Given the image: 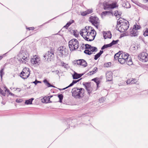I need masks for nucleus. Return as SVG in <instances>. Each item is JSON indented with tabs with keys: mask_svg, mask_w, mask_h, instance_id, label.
Segmentation results:
<instances>
[{
	"mask_svg": "<svg viewBox=\"0 0 148 148\" xmlns=\"http://www.w3.org/2000/svg\"><path fill=\"white\" fill-rule=\"evenodd\" d=\"M72 96L75 98L81 99L84 96V89L82 88H74L72 90Z\"/></svg>",
	"mask_w": 148,
	"mask_h": 148,
	"instance_id": "nucleus-1",
	"label": "nucleus"
},
{
	"mask_svg": "<svg viewBox=\"0 0 148 148\" xmlns=\"http://www.w3.org/2000/svg\"><path fill=\"white\" fill-rule=\"evenodd\" d=\"M69 46L70 51H73L78 48L79 42L76 39L73 38L69 42Z\"/></svg>",
	"mask_w": 148,
	"mask_h": 148,
	"instance_id": "nucleus-2",
	"label": "nucleus"
},
{
	"mask_svg": "<svg viewBox=\"0 0 148 148\" xmlns=\"http://www.w3.org/2000/svg\"><path fill=\"white\" fill-rule=\"evenodd\" d=\"M29 69L25 67L23 69L20 74V77L23 79H26L28 77L30 74Z\"/></svg>",
	"mask_w": 148,
	"mask_h": 148,
	"instance_id": "nucleus-3",
	"label": "nucleus"
},
{
	"mask_svg": "<svg viewBox=\"0 0 148 148\" xmlns=\"http://www.w3.org/2000/svg\"><path fill=\"white\" fill-rule=\"evenodd\" d=\"M129 24L128 21H126V23H124L120 25L119 27H116V29L121 32H123L126 31L129 27Z\"/></svg>",
	"mask_w": 148,
	"mask_h": 148,
	"instance_id": "nucleus-4",
	"label": "nucleus"
},
{
	"mask_svg": "<svg viewBox=\"0 0 148 148\" xmlns=\"http://www.w3.org/2000/svg\"><path fill=\"white\" fill-rule=\"evenodd\" d=\"M54 56V52L52 49L47 51L43 56V57L45 58V59L47 58L48 62L51 61L53 59Z\"/></svg>",
	"mask_w": 148,
	"mask_h": 148,
	"instance_id": "nucleus-5",
	"label": "nucleus"
},
{
	"mask_svg": "<svg viewBox=\"0 0 148 148\" xmlns=\"http://www.w3.org/2000/svg\"><path fill=\"white\" fill-rule=\"evenodd\" d=\"M85 87L86 89L88 92V94L90 95L92 93V88L91 87L90 83L89 82H83L82 84Z\"/></svg>",
	"mask_w": 148,
	"mask_h": 148,
	"instance_id": "nucleus-6",
	"label": "nucleus"
},
{
	"mask_svg": "<svg viewBox=\"0 0 148 148\" xmlns=\"http://www.w3.org/2000/svg\"><path fill=\"white\" fill-rule=\"evenodd\" d=\"M119 62L121 64H123L126 63L127 65H130L132 64L133 62L131 58H129V60H125V58L120 57L119 58Z\"/></svg>",
	"mask_w": 148,
	"mask_h": 148,
	"instance_id": "nucleus-7",
	"label": "nucleus"
},
{
	"mask_svg": "<svg viewBox=\"0 0 148 148\" xmlns=\"http://www.w3.org/2000/svg\"><path fill=\"white\" fill-rule=\"evenodd\" d=\"M66 49L65 47L63 46L59 47L57 51L58 55L60 56H62L64 55H65Z\"/></svg>",
	"mask_w": 148,
	"mask_h": 148,
	"instance_id": "nucleus-8",
	"label": "nucleus"
},
{
	"mask_svg": "<svg viewBox=\"0 0 148 148\" xmlns=\"http://www.w3.org/2000/svg\"><path fill=\"white\" fill-rule=\"evenodd\" d=\"M73 63H75V64L77 63V64L82 66L84 67H86L87 65V64L86 61L83 59H79L74 61Z\"/></svg>",
	"mask_w": 148,
	"mask_h": 148,
	"instance_id": "nucleus-9",
	"label": "nucleus"
},
{
	"mask_svg": "<svg viewBox=\"0 0 148 148\" xmlns=\"http://www.w3.org/2000/svg\"><path fill=\"white\" fill-rule=\"evenodd\" d=\"M97 49L96 47L92 46L90 50L86 49L84 51V53L88 55H90L94 52H97Z\"/></svg>",
	"mask_w": 148,
	"mask_h": 148,
	"instance_id": "nucleus-10",
	"label": "nucleus"
},
{
	"mask_svg": "<svg viewBox=\"0 0 148 148\" xmlns=\"http://www.w3.org/2000/svg\"><path fill=\"white\" fill-rule=\"evenodd\" d=\"M90 22H91L93 25L97 24L99 23V18L95 16H90Z\"/></svg>",
	"mask_w": 148,
	"mask_h": 148,
	"instance_id": "nucleus-11",
	"label": "nucleus"
},
{
	"mask_svg": "<svg viewBox=\"0 0 148 148\" xmlns=\"http://www.w3.org/2000/svg\"><path fill=\"white\" fill-rule=\"evenodd\" d=\"M112 73L109 71H107L106 73V77L107 81H112Z\"/></svg>",
	"mask_w": 148,
	"mask_h": 148,
	"instance_id": "nucleus-12",
	"label": "nucleus"
},
{
	"mask_svg": "<svg viewBox=\"0 0 148 148\" xmlns=\"http://www.w3.org/2000/svg\"><path fill=\"white\" fill-rule=\"evenodd\" d=\"M104 37L105 39H106L107 38H111L112 37V34L109 31L107 32H103Z\"/></svg>",
	"mask_w": 148,
	"mask_h": 148,
	"instance_id": "nucleus-13",
	"label": "nucleus"
},
{
	"mask_svg": "<svg viewBox=\"0 0 148 148\" xmlns=\"http://www.w3.org/2000/svg\"><path fill=\"white\" fill-rule=\"evenodd\" d=\"M84 73L78 74L77 73L75 72L74 74L73 75V79H77L81 77Z\"/></svg>",
	"mask_w": 148,
	"mask_h": 148,
	"instance_id": "nucleus-14",
	"label": "nucleus"
},
{
	"mask_svg": "<svg viewBox=\"0 0 148 148\" xmlns=\"http://www.w3.org/2000/svg\"><path fill=\"white\" fill-rule=\"evenodd\" d=\"M94 35L93 36L91 35L88 36V37L84 36V39L87 41H91L93 40L95 38V35L94 34Z\"/></svg>",
	"mask_w": 148,
	"mask_h": 148,
	"instance_id": "nucleus-15",
	"label": "nucleus"
},
{
	"mask_svg": "<svg viewBox=\"0 0 148 148\" xmlns=\"http://www.w3.org/2000/svg\"><path fill=\"white\" fill-rule=\"evenodd\" d=\"M130 34L131 36H137L138 34V32L137 31L132 29V30L130 32Z\"/></svg>",
	"mask_w": 148,
	"mask_h": 148,
	"instance_id": "nucleus-16",
	"label": "nucleus"
},
{
	"mask_svg": "<svg viewBox=\"0 0 148 148\" xmlns=\"http://www.w3.org/2000/svg\"><path fill=\"white\" fill-rule=\"evenodd\" d=\"M37 56L35 55L33 56L31 60L32 63L35 66L36 65V63H37Z\"/></svg>",
	"mask_w": 148,
	"mask_h": 148,
	"instance_id": "nucleus-17",
	"label": "nucleus"
},
{
	"mask_svg": "<svg viewBox=\"0 0 148 148\" xmlns=\"http://www.w3.org/2000/svg\"><path fill=\"white\" fill-rule=\"evenodd\" d=\"M22 54H23V57H22L23 58V62L24 63H26L28 60V55L27 54L24 52L22 53Z\"/></svg>",
	"mask_w": 148,
	"mask_h": 148,
	"instance_id": "nucleus-18",
	"label": "nucleus"
},
{
	"mask_svg": "<svg viewBox=\"0 0 148 148\" xmlns=\"http://www.w3.org/2000/svg\"><path fill=\"white\" fill-rule=\"evenodd\" d=\"M120 18L121 19H120V18L118 19L117 22V25H121L124 23H126V21H127L124 19L122 18Z\"/></svg>",
	"mask_w": 148,
	"mask_h": 148,
	"instance_id": "nucleus-19",
	"label": "nucleus"
},
{
	"mask_svg": "<svg viewBox=\"0 0 148 148\" xmlns=\"http://www.w3.org/2000/svg\"><path fill=\"white\" fill-rule=\"evenodd\" d=\"M103 50H100L99 52L97 53L94 56V59L95 60H97L99 58L101 55L103 53Z\"/></svg>",
	"mask_w": 148,
	"mask_h": 148,
	"instance_id": "nucleus-20",
	"label": "nucleus"
},
{
	"mask_svg": "<svg viewBox=\"0 0 148 148\" xmlns=\"http://www.w3.org/2000/svg\"><path fill=\"white\" fill-rule=\"evenodd\" d=\"M121 52H122V51H119L115 54L114 56V59L115 60L118 59H119V57H121Z\"/></svg>",
	"mask_w": 148,
	"mask_h": 148,
	"instance_id": "nucleus-21",
	"label": "nucleus"
},
{
	"mask_svg": "<svg viewBox=\"0 0 148 148\" xmlns=\"http://www.w3.org/2000/svg\"><path fill=\"white\" fill-rule=\"evenodd\" d=\"M127 54V53L126 54L125 53H122V52H121V57H122V58H125V60H129V58H129Z\"/></svg>",
	"mask_w": 148,
	"mask_h": 148,
	"instance_id": "nucleus-22",
	"label": "nucleus"
},
{
	"mask_svg": "<svg viewBox=\"0 0 148 148\" xmlns=\"http://www.w3.org/2000/svg\"><path fill=\"white\" fill-rule=\"evenodd\" d=\"M87 32H88V30L85 28V29H82V30L80 31L79 34L82 36H83L84 34V33H86Z\"/></svg>",
	"mask_w": 148,
	"mask_h": 148,
	"instance_id": "nucleus-23",
	"label": "nucleus"
},
{
	"mask_svg": "<svg viewBox=\"0 0 148 148\" xmlns=\"http://www.w3.org/2000/svg\"><path fill=\"white\" fill-rule=\"evenodd\" d=\"M145 56H147V53L145 52H142L140 55V59L141 60H143L145 58H144Z\"/></svg>",
	"mask_w": 148,
	"mask_h": 148,
	"instance_id": "nucleus-24",
	"label": "nucleus"
},
{
	"mask_svg": "<svg viewBox=\"0 0 148 148\" xmlns=\"http://www.w3.org/2000/svg\"><path fill=\"white\" fill-rule=\"evenodd\" d=\"M74 22L73 20H72L71 21H70L68 22L66 25H65L63 28H65L66 29H67L68 28V27L72 23H74Z\"/></svg>",
	"mask_w": 148,
	"mask_h": 148,
	"instance_id": "nucleus-25",
	"label": "nucleus"
},
{
	"mask_svg": "<svg viewBox=\"0 0 148 148\" xmlns=\"http://www.w3.org/2000/svg\"><path fill=\"white\" fill-rule=\"evenodd\" d=\"M97 71V67H95L93 69L92 71H90L88 74L89 75H92L95 73Z\"/></svg>",
	"mask_w": 148,
	"mask_h": 148,
	"instance_id": "nucleus-26",
	"label": "nucleus"
},
{
	"mask_svg": "<svg viewBox=\"0 0 148 148\" xmlns=\"http://www.w3.org/2000/svg\"><path fill=\"white\" fill-rule=\"evenodd\" d=\"M23 54H22V53H19L17 56V59H18V60L21 61H22L23 62Z\"/></svg>",
	"mask_w": 148,
	"mask_h": 148,
	"instance_id": "nucleus-27",
	"label": "nucleus"
},
{
	"mask_svg": "<svg viewBox=\"0 0 148 148\" xmlns=\"http://www.w3.org/2000/svg\"><path fill=\"white\" fill-rule=\"evenodd\" d=\"M141 28V27L140 25H138L136 23L134 25L133 29L137 31L138 30L140 29Z\"/></svg>",
	"mask_w": 148,
	"mask_h": 148,
	"instance_id": "nucleus-28",
	"label": "nucleus"
},
{
	"mask_svg": "<svg viewBox=\"0 0 148 148\" xmlns=\"http://www.w3.org/2000/svg\"><path fill=\"white\" fill-rule=\"evenodd\" d=\"M110 9H114L116 8L118 6L117 5L116 3H112V4H109Z\"/></svg>",
	"mask_w": 148,
	"mask_h": 148,
	"instance_id": "nucleus-29",
	"label": "nucleus"
},
{
	"mask_svg": "<svg viewBox=\"0 0 148 148\" xmlns=\"http://www.w3.org/2000/svg\"><path fill=\"white\" fill-rule=\"evenodd\" d=\"M42 102L43 103H52V101H49V100L47 98V97H45L43 98V99L42 100Z\"/></svg>",
	"mask_w": 148,
	"mask_h": 148,
	"instance_id": "nucleus-30",
	"label": "nucleus"
},
{
	"mask_svg": "<svg viewBox=\"0 0 148 148\" xmlns=\"http://www.w3.org/2000/svg\"><path fill=\"white\" fill-rule=\"evenodd\" d=\"M136 79H132V80H131L130 81V79H129L128 80H127V84H135L136 83Z\"/></svg>",
	"mask_w": 148,
	"mask_h": 148,
	"instance_id": "nucleus-31",
	"label": "nucleus"
},
{
	"mask_svg": "<svg viewBox=\"0 0 148 148\" xmlns=\"http://www.w3.org/2000/svg\"><path fill=\"white\" fill-rule=\"evenodd\" d=\"M34 99L31 98L29 100H26L25 102V103L26 105L32 104V101Z\"/></svg>",
	"mask_w": 148,
	"mask_h": 148,
	"instance_id": "nucleus-32",
	"label": "nucleus"
},
{
	"mask_svg": "<svg viewBox=\"0 0 148 148\" xmlns=\"http://www.w3.org/2000/svg\"><path fill=\"white\" fill-rule=\"evenodd\" d=\"M43 82L45 83V85L47 86L48 87H50L51 84L46 79H45L43 81Z\"/></svg>",
	"mask_w": 148,
	"mask_h": 148,
	"instance_id": "nucleus-33",
	"label": "nucleus"
},
{
	"mask_svg": "<svg viewBox=\"0 0 148 148\" xmlns=\"http://www.w3.org/2000/svg\"><path fill=\"white\" fill-rule=\"evenodd\" d=\"M92 81H94L96 83L97 86V87H98V85L99 84L100 81L99 80H98V79L97 78H95L92 80Z\"/></svg>",
	"mask_w": 148,
	"mask_h": 148,
	"instance_id": "nucleus-34",
	"label": "nucleus"
},
{
	"mask_svg": "<svg viewBox=\"0 0 148 148\" xmlns=\"http://www.w3.org/2000/svg\"><path fill=\"white\" fill-rule=\"evenodd\" d=\"M5 92H7L8 93V96L10 95L12 96H14V94L11 93L10 92V90L8 89L6 87H5Z\"/></svg>",
	"mask_w": 148,
	"mask_h": 148,
	"instance_id": "nucleus-35",
	"label": "nucleus"
},
{
	"mask_svg": "<svg viewBox=\"0 0 148 148\" xmlns=\"http://www.w3.org/2000/svg\"><path fill=\"white\" fill-rule=\"evenodd\" d=\"M58 97L59 99V102L60 103H62L63 98V95L62 94H59L58 95Z\"/></svg>",
	"mask_w": 148,
	"mask_h": 148,
	"instance_id": "nucleus-36",
	"label": "nucleus"
},
{
	"mask_svg": "<svg viewBox=\"0 0 148 148\" xmlns=\"http://www.w3.org/2000/svg\"><path fill=\"white\" fill-rule=\"evenodd\" d=\"M110 13H111L112 14L113 13L111 12H110V11H104L102 12L101 13V15H104V16H106L107 14Z\"/></svg>",
	"mask_w": 148,
	"mask_h": 148,
	"instance_id": "nucleus-37",
	"label": "nucleus"
},
{
	"mask_svg": "<svg viewBox=\"0 0 148 148\" xmlns=\"http://www.w3.org/2000/svg\"><path fill=\"white\" fill-rule=\"evenodd\" d=\"M123 7L126 8H129L130 7V4L128 3H123L122 5Z\"/></svg>",
	"mask_w": 148,
	"mask_h": 148,
	"instance_id": "nucleus-38",
	"label": "nucleus"
},
{
	"mask_svg": "<svg viewBox=\"0 0 148 148\" xmlns=\"http://www.w3.org/2000/svg\"><path fill=\"white\" fill-rule=\"evenodd\" d=\"M143 35L145 37L148 36V28H147L145 29Z\"/></svg>",
	"mask_w": 148,
	"mask_h": 148,
	"instance_id": "nucleus-39",
	"label": "nucleus"
},
{
	"mask_svg": "<svg viewBox=\"0 0 148 148\" xmlns=\"http://www.w3.org/2000/svg\"><path fill=\"white\" fill-rule=\"evenodd\" d=\"M73 35L75 37H77L79 35V33L78 31L77 30H74L73 31Z\"/></svg>",
	"mask_w": 148,
	"mask_h": 148,
	"instance_id": "nucleus-40",
	"label": "nucleus"
},
{
	"mask_svg": "<svg viewBox=\"0 0 148 148\" xmlns=\"http://www.w3.org/2000/svg\"><path fill=\"white\" fill-rule=\"evenodd\" d=\"M85 28H86L88 30V31H92L93 30V29H93L92 27L91 26H86Z\"/></svg>",
	"mask_w": 148,
	"mask_h": 148,
	"instance_id": "nucleus-41",
	"label": "nucleus"
},
{
	"mask_svg": "<svg viewBox=\"0 0 148 148\" xmlns=\"http://www.w3.org/2000/svg\"><path fill=\"white\" fill-rule=\"evenodd\" d=\"M85 45V49H87L90 50L91 48L92 47V46L88 44H86Z\"/></svg>",
	"mask_w": 148,
	"mask_h": 148,
	"instance_id": "nucleus-42",
	"label": "nucleus"
},
{
	"mask_svg": "<svg viewBox=\"0 0 148 148\" xmlns=\"http://www.w3.org/2000/svg\"><path fill=\"white\" fill-rule=\"evenodd\" d=\"M111 64V63L110 62L105 63L104 64L103 66L105 67H108L110 66Z\"/></svg>",
	"mask_w": 148,
	"mask_h": 148,
	"instance_id": "nucleus-43",
	"label": "nucleus"
},
{
	"mask_svg": "<svg viewBox=\"0 0 148 148\" xmlns=\"http://www.w3.org/2000/svg\"><path fill=\"white\" fill-rule=\"evenodd\" d=\"M119 40H113L111 43V45L112 46V45H114L115 44H116L117 43L118 41H119Z\"/></svg>",
	"mask_w": 148,
	"mask_h": 148,
	"instance_id": "nucleus-44",
	"label": "nucleus"
},
{
	"mask_svg": "<svg viewBox=\"0 0 148 148\" xmlns=\"http://www.w3.org/2000/svg\"><path fill=\"white\" fill-rule=\"evenodd\" d=\"M4 69V68H3L1 69L0 71V75L1 78L2 77V76L4 74V73L3 71Z\"/></svg>",
	"mask_w": 148,
	"mask_h": 148,
	"instance_id": "nucleus-45",
	"label": "nucleus"
},
{
	"mask_svg": "<svg viewBox=\"0 0 148 148\" xmlns=\"http://www.w3.org/2000/svg\"><path fill=\"white\" fill-rule=\"evenodd\" d=\"M145 58L143 60H140L142 62H146L148 61V54H147V56H145Z\"/></svg>",
	"mask_w": 148,
	"mask_h": 148,
	"instance_id": "nucleus-46",
	"label": "nucleus"
},
{
	"mask_svg": "<svg viewBox=\"0 0 148 148\" xmlns=\"http://www.w3.org/2000/svg\"><path fill=\"white\" fill-rule=\"evenodd\" d=\"M0 93L4 96H5V93L4 91L0 88Z\"/></svg>",
	"mask_w": 148,
	"mask_h": 148,
	"instance_id": "nucleus-47",
	"label": "nucleus"
},
{
	"mask_svg": "<svg viewBox=\"0 0 148 148\" xmlns=\"http://www.w3.org/2000/svg\"><path fill=\"white\" fill-rule=\"evenodd\" d=\"M103 8L105 10H109L110 8L109 5H104Z\"/></svg>",
	"mask_w": 148,
	"mask_h": 148,
	"instance_id": "nucleus-48",
	"label": "nucleus"
},
{
	"mask_svg": "<svg viewBox=\"0 0 148 148\" xmlns=\"http://www.w3.org/2000/svg\"><path fill=\"white\" fill-rule=\"evenodd\" d=\"M56 95H50V96H48V97H47V98L49 100V101H51L50 100V99L52 97H53V96H55V98H56L57 99V97H56Z\"/></svg>",
	"mask_w": 148,
	"mask_h": 148,
	"instance_id": "nucleus-49",
	"label": "nucleus"
},
{
	"mask_svg": "<svg viewBox=\"0 0 148 148\" xmlns=\"http://www.w3.org/2000/svg\"><path fill=\"white\" fill-rule=\"evenodd\" d=\"M86 11V12L87 14H89L92 13V12L93 11L92 10V9H88Z\"/></svg>",
	"mask_w": 148,
	"mask_h": 148,
	"instance_id": "nucleus-50",
	"label": "nucleus"
},
{
	"mask_svg": "<svg viewBox=\"0 0 148 148\" xmlns=\"http://www.w3.org/2000/svg\"><path fill=\"white\" fill-rule=\"evenodd\" d=\"M104 98L103 97L100 98L99 99V102L100 103H103L104 101Z\"/></svg>",
	"mask_w": 148,
	"mask_h": 148,
	"instance_id": "nucleus-51",
	"label": "nucleus"
},
{
	"mask_svg": "<svg viewBox=\"0 0 148 148\" xmlns=\"http://www.w3.org/2000/svg\"><path fill=\"white\" fill-rule=\"evenodd\" d=\"M85 45L84 43H82V45H81V46L80 47V50H83L84 48L85 49Z\"/></svg>",
	"mask_w": 148,
	"mask_h": 148,
	"instance_id": "nucleus-52",
	"label": "nucleus"
},
{
	"mask_svg": "<svg viewBox=\"0 0 148 148\" xmlns=\"http://www.w3.org/2000/svg\"><path fill=\"white\" fill-rule=\"evenodd\" d=\"M93 31L91 32V35L92 36H93L94 35V34L95 35V36H96V31L95 30V29H93Z\"/></svg>",
	"mask_w": 148,
	"mask_h": 148,
	"instance_id": "nucleus-53",
	"label": "nucleus"
},
{
	"mask_svg": "<svg viewBox=\"0 0 148 148\" xmlns=\"http://www.w3.org/2000/svg\"><path fill=\"white\" fill-rule=\"evenodd\" d=\"M116 12H117V15H118L119 17L121 16L122 14V12L121 11L119 10H116Z\"/></svg>",
	"mask_w": 148,
	"mask_h": 148,
	"instance_id": "nucleus-54",
	"label": "nucleus"
},
{
	"mask_svg": "<svg viewBox=\"0 0 148 148\" xmlns=\"http://www.w3.org/2000/svg\"><path fill=\"white\" fill-rule=\"evenodd\" d=\"M82 79V78H81L80 79H79L77 80H73V82H72L73 83V84H76V83H77V82H79V81H80V80Z\"/></svg>",
	"mask_w": 148,
	"mask_h": 148,
	"instance_id": "nucleus-55",
	"label": "nucleus"
},
{
	"mask_svg": "<svg viewBox=\"0 0 148 148\" xmlns=\"http://www.w3.org/2000/svg\"><path fill=\"white\" fill-rule=\"evenodd\" d=\"M81 15L83 16H85L87 15L86 11L83 12L81 13Z\"/></svg>",
	"mask_w": 148,
	"mask_h": 148,
	"instance_id": "nucleus-56",
	"label": "nucleus"
},
{
	"mask_svg": "<svg viewBox=\"0 0 148 148\" xmlns=\"http://www.w3.org/2000/svg\"><path fill=\"white\" fill-rule=\"evenodd\" d=\"M41 63H42L41 61L40 60L39 57L38 56V65Z\"/></svg>",
	"mask_w": 148,
	"mask_h": 148,
	"instance_id": "nucleus-57",
	"label": "nucleus"
},
{
	"mask_svg": "<svg viewBox=\"0 0 148 148\" xmlns=\"http://www.w3.org/2000/svg\"><path fill=\"white\" fill-rule=\"evenodd\" d=\"M131 47L134 50L137 49L138 48V47L137 46H132Z\"/></svg>",
	"mask_w": 148,
	"mask_h": 148,
	"instance_id": "nucleus-58",
	"label": "nucleus"
},
{
	"mask_svg": "<svg viewBox=\"0 0 148 148\" xmlns=\"http://www.w3.org/2000/svg\"><path fill=\"white\" fill-rule=\"evenodd\" d=\"M91 32L92 31H88V32H87L86 34L87 35H86V36L88 37V36L89 35H91Z\"/></svg>",
	"mask_w": 148,
	"mask_h": 148,
	"instance_id": "nucleus-59",
	"label": "nucleus"
},
{
	"mask_svg": "<svg viewBox=\"0 0 148 148\" xmlns=\"http://www.w3.org/2000/svg\"><path fill=\"white\" fill-rule=\"evenodd\" d=\"M135 3V4L139 6H141L142 5V4H141L140 3L137 2H136V3Z\"/></svg>",
	"mask_w": 148,
	"mask_h": 148,
	"instance_id": "nucleus-60",
	"label": "nucleus"
},
{
	"mask_svg": "<svg viewBox=\"0 0 148 148\" xmlns=\"http://www.w3.org/2000/svg\"><path fill=\"white\" fill-rule=\"evenodd\" d=\"M52 72L56 74H58L59 73V71L58 70H56V71H52Z\"/></svg>",
	"mask_w": 148,
	"mask_h": 148,
	"instance_id": "nucleus-61",
	"label": "nucleus"
},
{
	"mask_svg": "<svg viewBox=\"0 0 148 148\" xmlns=\"http://www.w3.org/2000/svg\"><path fill=\"white\" fill-rule=\"evenodd\" d=\"M27 29H28L29 30H33L34 28V27H28L27 28Z\"/></svg>",
	"mask_w": 148,
	"mask_h": 148,
	"instance_id": "nucleus-62",
	"label": "nucleus"
},
{
	"mask_svg": "<svg viewBox=\"0 0 148 148\" xmlns=\"http://www.w3.org/2000/svg\"><path fill=\"white\" fill-rule=\"evenodd\" d=\"M105 45H106V47L107 48L108 47H111L112 46L111 45L110 43L109 44H105Z\"/></svg>",
	"mask_w": 148,
	"mask_h": 148,
	"instance_id": "nucleus-63",
	"label": "nucleus"
},
{
	"mask_svg": "<svg viewBox=\"0 0 148 148\" xmlns=\"http://www.w3.org/2000/svg\"><path fill=\"white\" fill-rule=\"evenodd\" d=\"M74 84L72 82L69 86L66 87V88H68L72 86Z\"/></svg>",
	"mask_w": 148,
	"mask_h": 148,
	"instance_id": "nucleus-64",
	"label": "nucleus"
}]
</instances>
